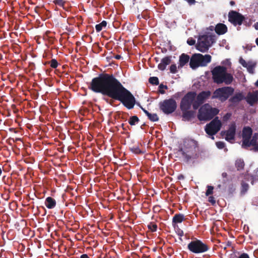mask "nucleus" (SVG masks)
Instances as JSON below:
<instances>
[{"label":"nucleus","instance_id":"nucleus-59","mask_svg":"<svg viewBox=\"0 0 258 258\" xmlns=\"http://www.w3.org/2000/svg\"><path fill=\"white\" fill-rule=\"evenodd\" d=\"M255 85L257 87H258V80H257V81L255 83Z\"/></svg>","mask_w":258,"mask_h":258},{"label":"nucleus","instance_id":"nucleus-41","mask_svg":"<svg viewBox=\"0 0 258 258\" xmlns=\"http://www.w3.org/2000/svg\"><path fill=\"white\" fill-rule=\"evenodd\" d=\"M176 233L180 237H182L184 235L183 231L179 228H177L176 230Z\"/></svg>","mask_w":258,"mask_h":258},{"label":"nucleus","instance_id":"nucleus-6","mask_svg":"<svg viewBox=\"0 0 258 258\" xmlns=\"http://www.w3.org/2000/svg\"><path fill=\"white\" fill-rule=\"evenodd\" d=\"M187 248L191 252L198 254L208 251L210 246L201 240L195 239L188 244Z\"/></svg>","mask_w":258,"mask_h":258},{"label":"nucleus","instance_id":"nucleus-11","mask_svg":"<svg viewBox=\"0 0 258 258\" xmlns=\"http://www.w3.org/2000/svg\"><path fill=\"white\" fill-rule=\"evenodd\" d=\"M211 95L210 91H203L200 92L197 96L196 95V100L193 104V109H197L205 100L208 99Z\"/></svg>","mask_w":258,"mask_h":258},{"label":"nucleus","instance_id":"nucleus-35","mask_svg":"<svg viewBox=\"0 0 258 258\" xmlns=\"http://www.w3.org/2000/svg\"><path fill=\"white\" fill-rule=\"evenodd\" d=\"M131 151L133 153H134L135 154H137L143 153V152H142V151L140 150V149L137 146L133 147V148H132Z\"/></svg>","mask_w":258,"mask_h":258},{"label":"nucleus","instance_id":"nucleus-49","mask_svg":"<svg viewBox=\"0 0 258 258\" xmlns=\"http://www.w3.org/2000/svg\"><path fill=\"white\" fill-rule=\"evenodd\" d=\"M185 1H186L190 5L194 4L195 3V0H185Z\"/></svg>","mask_w":258,"mask_h":258},{"label":"nucleus","instance_id":"nucleus-64","mask_svg":"<svg viewBox=\"0 0 258 258\" xmlns=\"http://www.w3.org/2000/svg\"><path fill=\"white\" fill-rule=\"evenodd\" d=\"M115 25H116V24H113V25H114V27H117Z\"/></svg>","mask_w":258,"mask_h":258},{"label":"nucleus","instance_id":"nucleus-20","mask_svg":"<svg viewBox=\"0 0 258 258\" xmlns=\"http://www.w3.org/2000/svg\"><path fill=\"white\" fill-rule=\"evenodd\" d=\"M244 98L242 93H236L233 96L229 99V101L233 104H236L239 103Z\"/></svg>","mask_w":258,"mask_h":258},{"label":"nucleus","instance_id":"nucleus-8","mask_svg":"<svg viewBox=\"0 0 258 258\" xmlns=\"http://www.w3.org/2000/svg\"><path fill=\"white\" fill-rule=\"evenodd\" d=\"M197 94L195 92H188L182 98L180 102L181 110H189L193 106Z\"/></svg>","mask_w":258,"mask_h":258},{"label":"nucleus","instance_id":"nucleus-23","mask_svg":"<svg viewBox=\"0 0 258 258\" xmlns=\"http://www.w3.org/2000/svg\"><path fill=\"white\" fill-rule=\"evenodd\" d=\"M245 17H228L229 21L235 26L240 25L245 20Z\"/></svg>","mask_w":258,"mask_h":258},{"label":"nucleus","instance_id":"nucleus-45","mask_svg":"<svg viewBox=\"0 0 258 258\" xmlns=\"http://www.w3.org/2000/svg\"><path fill=\"white\" fill-rule=\"evenodd\" d=\"M247 69L248 70V71L250 73H253V66L252 65H249V66H247Z\"/></svg>","mask_w":258,"mask_h":258},{"label":"nucleus","instance_id":"nucleus-25","mask_svg":"<svg viewBox=\"0 0 258 258\" xmlns=\"http://www.w3.org/2000/svg\"><path fill=\"white\" fill-rule=\"evenodd\" d=\"M56 204L55 200L50 197H48L45 199V205L48 209H53L55 207Z\"/></svg>","mask_w":258,"mask_h":258},{"label":"nucleus","instance_id":"nucleus-7","mask_svg":"<svg viewBox=\"0 0 258 258\" xmlns=\"http://www.w3.org/2000/svg\"><path fill=\"white\" fill-rule=\"evenodd\" d=\"M234 92L232 87H223L216 89L213 94L212 99H218L221 102L225 101Z\"/></svg>","mask_w":258,"mask_h":258},{"label":"nucleus","instance_id":"nucleus-2","mask_svg":"<svg viewBox=\"0 0 258 258\" xmlns=\"http://www.w3.org/2000/svg\"><path fill=\"white\" fill-rule=\"evenodd\" d=\"M198 150L197 141L191 139H185L183 146L179 149L177 154L181 156L183 161L188 162L198 158Z\"/></svg>","mask_w":258,"mask_h":258},{"label":"nucleus","instance_id":"nucleus-53","mask_svg":"<svg viewBox=\"0 0 258 258\" xmlns=\"http://www.w3.org/2000/svg\"><path fill=\"white\" fill-rule=\"evenodd\" d=\"M80 258H90L87 254H83L81 255Z\"/></svg>","mask_w":258,"mask_h":258},{"label":"nucleus","instance_id":"nucleus-17","mask_svg":"<svg viewBox=\"0 0 258 258\" xmlns=\"http://www.w3.org/2000/svg\"><path fill=\"white\" fill-rule=\"evenodd\" d=\"M189 66L192 69H195L200 66L198 53L192 55L190 58Z\"/></svg>","mask_w":258,"mask_h":258},{"label":"nucleus","instance_id":"nucleus-31","mask_svg":"<svg viewBox=\"0 0 258 258\" xmlns=\"http://www.w3.org/2000/svg\"><path fill=\"white\" fill-rule=\"evenodd\" d=\"M148 228L151 230V231L155 232L157 229V225L154 223L150 222L148 225Z\"/></svg>","mask_w":258,"mask_h":258},{"label":"nucleus","instance_id":"nucleus-47","mask_svg":"<svg viewBox=\"0 0 258 258\" xmlns=\"http://www.w3.org/2000/svg\"><path fill=\"white\" fill-rule=\"evenodd\" d=\"M231 115V113H226L223 117L224 120H226L228 119L230 117Z\"/></svg>","mask_w":258,"mask_h":258},{"label":"nucleus","instance_id":"nucleus-60","mask_svg":"<svg viewBox=\"0 0 258 258\" xmlns=\"http://www.w3.org/2000/svg\"><path fill=\"white\" fill-rule=\"evenodd\" d=\"M255 42L256 45L258 46V38L256 39Z\"/></svg>","mask_w":258,"mask_h":258},{"label":"nucleus","instance_id":"nucleus-34","mask_svg":"<svg viewBox=\"0 0 258 258\" xmlns=\"http://www.w3.org/2000/svg\"><path fill=\"white\" fill-rule=\"evenodd\" d=\"M168 87L166 85H164L161 84L159 86V92L162 94H164L165 93V91L163 90V89H167Z\"/></svg>","mask_w":258,"mask_h":258},{"label":"nucleus","instance_id":"nucleus-46","mask_svg":"<svg viewBox=\"0 0 258 258\" xmlns=\"http://www.w3.org/2000/svg\"><path fill=\"white\" fill-rule=\"evenodd\" d=\"M54 2L59 6H62L63 4V0H54Z\"/></svg>","mask_w":258,"mask_h":258},{"label":"nucleus","instance_id":"nucleus-4","mask_svg":"<svg viewBox=\"0 0 258 258\" xmlns=\"http://www.w3.org/2000/svg\"><path fill=\"white\" fill-rule=\"evenodd\" d=\"M219 110L212 107L209 104H205L199 110L198 118L200 121H208L212 119L218 114Z\"/></svg>","mask_w":258,"mask_h":258},{"label":"nucleus","instance_id":"nucleus-28","mask_svg":"<svg viewBox=\"0 0 258 258\" xmlns=\"http://www.w3.org/2000/svg\"><path fill=\"white\" fill-rule=\"evenodd\" d=\"M107 25V22L105 21H103L100 23L97 24L95 26V29L97 32H100L103 28H105Z\"/></svg>","mask_w":258,"mask_h":258},{"label":"nucleus","instance_id":"nucleus-29","mask_svg":"<svg viewBox=\"0 0 258 258\" xmlns=\"http://www.w3.org/2000/svg\"><path fill=\"white\" fill-rule=\"evenodd\" d=\"M148 118L152 121L155 122L159 120V117L156 113H149L148 115Z\"/></svg>","mask_w":258,"mask_h":258},{"label":"nucleus","instance_id":"nucleus-38","mask_svg":"<svg viewBox=\"0 0 258 258\" xmlns=\"http://www.w3.org/2000/svg\"><path fill=\"white\" fill-rule=\"evenodd\" d=\"M216 146L218 148L222 149L225 147V143L223 142H216Z\"/></svg>","mask_w":258,"mask_h":258},{"label":"nucleus","instance_id":"nucleus-40","mask_svg":"<svg viewBox=\"0 0 258 258\" xmlns=\"http://www.w3.org/2000/svg\"><path fill=\"white\" fill-rule=\"evenodd\" d=\"M187 43L189 45H194L196 43V40L192 38H189L187 40Z\"/></svg>","mask_w":258,"mask_h":258},{"label":"nucleus","instance_id":"nucleus-42","mask_svg":"<svg viewBox=\"0 0 258 258\" xmlns=\"http://www.w3.org/2000/svg\"><path fill=\"white\" fill-rule=\"evenodd\" d=\"M208 201L211 203L212 205H214L216 204V200L213 196H210L209 197Z\"/></svg>","mask_w":258,"mask_h":258},{"label":"nucleus","instance_id":"nucleus-43","mask_svg":"<svg viewBox=\"0 0 258 258\" xmlns=\"http://www.w3.org/2000/svg\"><path fill=\"white\" fill-rule=\"evenodd\" d=\"M239 62L243 67H247V64L245 60L243 59L242 58H240Z\"/></svg>","mask_w":258,"mask_h":258},{"label":"nucleus","instance_id":"nucleus-24","mask_svg":"<svg viewBox=\"0 0 258 258\" xmlns=\"http://www.w3.org/2000/svg\"><path fill=\"white\" fill-rule=\"evenodd\" d=\"M258 101V95L257 94L249 93L246 98L247 102L252 106Z\"/></svg>","mask_w":258,"mask_h":258},{"label":"nucleus","instance_id":"nucleus-32","mask_svg":"<svg viewBox=\"0 0 258 258\" xmlns=\"http://www.w3.org/2000/svg\"><path fill=\"white\" fill-rule=\"evenodd\" d=\"M241 184V191L242 193L244 194L245 192H246L247 191L248 187H249V185L247 183H246L244 181H242Z\"/></svg>","mask_w":258,"mask_h":258},{"label":"nucleus","instance_id":"nucleus-33","mask_svg":"<svg viewBox=\"0 0 258 258\" xmlns=\"http://www.w3.org/2000/svg\"><path fill=\"white\" fill-rule=\"evenodd\" d=\"M50 64V67L53 69H55L58 66V62L55 59H52L50 61L48 62Z\"/></svg>","mask_w":258,"mask_h":258},{"label":"nucleus","instance_id":"nucleus-52","mask_svg":"<svg viewBox=\"0 0 258 258\" xmlns=\"http://www.w3.org/2000/svg\"><path fill=\"white\" fill-rule=\"evenodd\" d=\"M141 108L143 110V111H144V112L146 114V115L147 116H148V115L150 113V112H148L147 110H146L145 109L143 108L142 107H141Z\"/></svg>","mask_w":258,"mask_h":258},{"label":"nucleus","instance_id":"nucleus-15","mask_svg":"<svg viewBox=\"0 0 258 258\" xmlns=\"http://www.w3.org/2000/svg\"><path fill=\"white\" fill-rule=\"evenodd\" d=\"M171 61V57L170 56H166L163 58L161 62L158 64V68L161 71H164L165 70L166 66L169 64Z\"/></svg>","mask_w":258,"mask_h":258},{"label":"nucleus","instance_id":"nucleus-44","mask_svg":"<svg viewBox=\"0 0 258 258\" xmlns=\"http://www.w3.org/2000/svg\"><path fill=\"white\" fill-rule=\"evenodd\" d=\"M238 258H250L249 255L246 253H241Z\"/></svg>","mask_w":258,"mask_h":258},{"label":"nucleus","instance_id":"nucleus-62","mask_svg":"<svg viewBox=\"0 0 258 258\" xmlns=\"http://www.w3.org/2000/svg\"><path fill=\"white\" fill-rule=\"evenodd\" d=\"M2 173V168L0 167V176L1 175Z\"/></svg>","mask_w":258,"mask_h":258},{"label":"nucleus","instance_id":"nucleus-18","mask_svg":"<svg viewBox=\"0 0 258 258\" xmlns=\"http://www.w3.org/2000/svg\"><path fill=\"white\" fill-rule=\"evenodd\" d=\"M257 138L256 136H253L250 140L247 141V143H244L242 145V148L246 149L251 146H253V149L255 151V147L257 145Z\"/></svg>","mask_w":258,"mask_h":258},{"label":"nucleus","instance_id":"nucleus-19","mask_svg":"<svg viewBox=\"0 0 258 258\" xmlns=\"http://www.w3.org/2000/svg\"><path fill=\"white\" fill-rule=\"evenodd\" d=\"M215 31L218 35H223L227 31V26L222 23L217 24L215 27Z\"/></svg>","mask_w":258,"mask_h":258},{"label":"nucleus","instance_id":"nucleus-5","mask_svg":"<svg viewBox=\"0 0 258 258\" xmlns=\"http://www.w3.org/2000/svg\"><path fill=\"white\" fill-rule=\"evenodd\" d=\"M215 42V36L213 35L207 34L200 35L198 39L196 48L201 52H206Z\"/></svg>","mask_w":258,"mask_h":258},{"label":"nucleus","instance_id":"nucleus-63","mask_svg":"<svg viewBox=\"0 0 258 258\" xmlns=\"http://www.w3.org/2000/svg\"><path fill=\"white\" fill-rule=\"evenodd\" d=\"M180 177H182V178H183V176L182 175H180V176L178 177V179H180Z\"/></svg>","mask_w":258,"mask_h":258},{"label":"nucleus","instance_id":"nucleus-57","mask_svg":"<svg viewBox=\"0 0 258 258\" xmlns=\"http://www.w3.org/2000/svg\"><path fill=\"white\" fill-rule=\"evenodd\" d=\"M254 27L256 30H258V22H256L254 24Z\"/></svg>","mask_w":258,"mask_h":258},{"label":"nucleus","instance_id":"nucleus-61","mask_svg":"<svg viewBox=\"0 0 258 258\" xmlns=\"http://www.w3.org/2000/svg\"><path fill=\"white\" fill-rule=\"evenodd\" d=\"M230 4H231V5L233 6V5H234V2H233V1H231V2H230Z\"/></svg>","mask_w":258,"mask_h":258},{"label":"nucleus","instance_id":"nucleus-22","mask_svg":"<svg viewBox=\"0 0 258 258\" xmlns=\"http://www.w3.org/2000/svg\"><path fill=\"white\" fill-rule=\"evenodd\" d=\"M185 218L182 214H176L172 218V225L175 227L177 223H180L184 221Z\"/></svg>","mask_w":258,"mask_h":258},{"label":"nucleus","instance_id":"nucleus-48","mask_svg":"<svg viewBox=\"0 0 258 258\" xmlns=\"http://www.w3.org/2000/svg\"><path fill=\"white\" fill-rule=\"evenodd\" d=\"M5 21L0 19V27H3L5 25Z\"/></svg>","mask_w":258,"mask_h":258},{"label":"nucleus","instance_id":"nucleus-51","mask_svg":"<svg viewBox=\"0 0 258 258\" xmlns=\"http://www.w3.org/2000/svg\"><path fill=\"white\" fill-rule=\"evenodd\" d=\"M185 1H186L190 5L194 4L195 3V0H185Z\"/></svg>","mask_w":258,"mask_h":258},{"label":"nucleus","instance_id":"nucleus-9","mask_svg":"<svg viewBox=\"0 0 258 258\" xmlns=\"http://www.w3.org/2000/svg\"><path fill=\"white\" fill-rule=\"evenodd\" d=\"M160 109L166 114L173 113L177 108L175 100L172 98L164 100L159 103Z\"/></svg>","mask_w":258,"mask_h":258},{"label":"nucleus","instance_id":"nucleus-39","mask_svg":"<svg viewBox=\"0 0 258 258\" xmlns=\"http://www.w3.org/2000/svg\"><path fill=\"white\" fill-rule=\"evenodd\" d=\"M228 16L231 17V16H243L238 14L236 12L231 11L229 12Z\"/></svg>","mask_w":258,"mask_h":258},{"label":"nucleus","instance_id":"nucleus-36","mask_svg":"<svg viewBox=\"0 0 258 258\" xmlns=\"http://www.w3.org/2000/svg\"><path fill=\"white\" fill-rule=\"evenodd\" d=\"M213 189L214 187L212 186L208 185L207 186V190L206 192V195L207 196H209V195H211L213 192Z\"/></svg>","mask_w":258,"mask_h":258},{"label":"nucleus","instance_id":"nucleus-55","mask_svg":"<svg viewBox=\"0 0 258 258\" xmlns=\"http://www.w3.org/2000/svg\"><path fill=\"white\" fill-rule=\"evenodd\" d=\"M114 58L116 59H120L121 58V56L120 55H116L114 56Z\"/></svg>","mask_w":258,"mask_h":258},{"label":"nucleus","instance_id":"nucleus-3","mask_svg":"<svg viewBox=\"0 0 258 258\" xmlns=\"http://www.w3.org/2000/svg\"><path fill=\"white\" fill-rule=\"evenodd\" d=\"M212 79L214 83L217 84L224 83L230 85L233 82V76L227 72V68L224 66H218L215 67L212 71Z\"/></svg>","mask_w":258,"mask_h":258},{"label":"nucleus","instance_id":"nucleus-27","mask_svg":"<svg viewBox=\"0 0 258 258\" xmlns=\"http://www.w3.org/2000/svg\"><path fill=\"white\" fill-rule=\"evenodd\" d=\"M140 121L139 117L136 115L131 116L128 119V123L131 125H135Z\"/></svg>","mask_w":258,"mask_h":258},{"label":"nucleus","instance_id":"nucleus-1","mask_svg":"<svg viewBox=\"0 0 258 258\" xmlns=\"http://www.w3.org/2000/svg\"><path fill=\"white\" fill-rule=\"evenodd\" d=\"M88 88L95 93L119 101L128 109H133L136 104L134 95L111 74H99L92 80Z\"/></svg>","mask_w":258,"mask_h":258},{"label":"nucleus","instance_id":"nucleus-21","mask_svg":"<svg viewBox=\"0 0 258 258\" xmlns=\"http://www.w3.org/2000/svg\"><path fill=\"white\" fill-rule=\"evenodd\" d=\"M183 120L189 121L195 116V112L192 110H181Z\"/></svg>","mask_w":258,"mask_h":258},{"label":"nucleus","instance_id":"nucleus-50","mask_svg":"<svg viewBox=\"0 0 258 258\" xmlns=\"http://www.w3.org/2000/svg\"><path fill=\"white\" fill-rule=\"evenodd\" d=\"M185 1H186L190 5L194 4L195 3V0H185Z\"/></svg>","mask_w":258,"mask_h":258},{"label":"nucleus","instance_id":"nucleus-10","mask_svg":"<svg viewBox=\"0 0 258 258\" xmlns=\"http://www.w3.org/2000/svg\"><path fill=\"white\" fill-rule=\"evenodd\" d=\"M222 126L221 121L216 117L209 124H207L205 127L206 133L210 135H216L221 129Z\"/></svg>","mask_w":258,"mask_h":258},{"label":"nucleus","instance_id":"nucleus-16","mask_svg":"<svg viewBox=\"0 0 258 258\" xmlns=\"http://www.w3.org/2000/svg\"><path fill=\"white\" fill-rule=\"evenodd\" d=\"M189 59L190 58L189 55L185 53H182L179 56L178 68L180 69L183 68L186 63H188Z\"/></svg>","mask_w":258,"mask_h":258},{"label":"nucleus","instance_id":"nucleus-12","mask_svg":"<svg viewBox=\"0 0 258 258\" xmlns=\"http://www.w3.org/2000/svg\"><path fill=\"white\" fill-rule=\"evenodd\" d=\"M236 126L235 122H232L229 125V128L226 131L221 132V135H225V140L228 142L234 139L236 134Z\"/></svg>","mask_w":258,"mask_h":258},{"label":"nucleus","instance_id":"nucleus-58","mask_svg":"<svg viewBox=\"0 0 258 258\" xmlns=\"http://www.w3.org/2000/svg\"><path fill=\"white\" fill-rule=\"evenodd\" d=\"M146 125L145 123H144L143 124H142L141 126V128L142 129H143V127H144V126Z\"/></svg>","mask_w":258,"mask_h":258},{"label":"nucleus","instance_id":"nucleus-26","mask_svg":"<svg viewBox=\"0 0 258 258\" xmlns=\"http://www.w3.org/2000/svg\"><path fill=\"white\" fill-rule=\"evenodd\" d=\"M235 165L238 171L243 169L245 165L243 160L241 159H237L235 161Z\"/></svg>","mask_w":258,"mask_h":258},{"label":"nucleus","instance_id":"nucleus-13","mask_svg":"<svg viewBox=\"0 0 258 258\" xmlns=\"http://www.w3.org/2000/svg\"><path fill=\"white\" fill-rule=\"evenodd\" d=\"M252 135V130L249 126H245L243 127L242 133V144L247 143V141L251 138Z\"/></svg>","mask_w":258,"mask_h":258},{"label":"nucleus","instance_id":"nucleus-37","mask_svg":"<svg viewBox=\"0 0 258 258\" xmlns=\"http://www.w3.org/2000/svg\"><path fill=\"white\" fill-rule=\"evenodd\" d=\"M170 72L172 74H176L177 72L176 64H172L170 67Z\"/></svg>","mask_w":258,"mask_h":258},{"label":"nucleus","instance_id":"nucleus-54","mask_svg":"<svg viewBox=\"0 0 258 258\" xmlns=\"http://www.w3.org/2000/svg\"><path fill=\"white\" fill-rule=\"evenodd\" d=\"M159 208H160V207L159 206H155L154 207L153 210L154 211H157V210H159Z\"/></svg>","mask_w":258,"mask_h":258},{"label":"nucleus","instance_id":"nucleus-56","mask_svg":"<svg viewBox=\"0 0 258 258\" xmlns=\"http://www.w3.org/2000/svg\"><path fill=\"white\" fill-rule=\"evenodd\" d=\"M222 176L223 177V178H226L227 177V173L226 172H223L222 173Z\"/></svg>","mask_w":258,"mask_h":258},{"label":"nucleus","instance_id":"nucleus-30","mask_svg":"<svg viewBox=\"0 0 258 258\" xmlns=\"http://www.w3.org/2000/svg\"><path fill=\"white\" fill-rule=\"evenodd\" d=\"M149 82L152 85H158L159 84V79L157 77H151L149 79Z\"/></svg>","mask_w":258,"mask_h":258},{"label":"nucleus","instance_id":"nucleus-14","mask_svg":"<svg viewBox=\"0 0 258 258\" xmlns=\"http://www.w3.org/2000/svg\"><path fill=\"white\" fill-rule=\"evenodd\" d=\"M200 65L201 67H205L208 63L211 62L212 57L209 54L203 55L202 54L198 53Z\"/></svg>","mask_w":258,"mask_h":258}]
</instances>
